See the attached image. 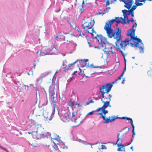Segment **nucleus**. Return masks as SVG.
<instances>
[{
	"label": "nucleus",
	"instance_id": "nucleus-19",
	"mask_svg": "<svg viewBox=\"0 0 152 152\" xmlns=\"http://www.w3.org/2000/svg\"><path fill=\"white\" fill-rule=\"evenodd\" d=\"M57 98V95L55 93H50V99L53 103H55Z\"/></svg>",
	"mask_w": 152,
	"mask_h": 152
},
{
	"label": "nucleus",
	"instance_id": "nucleus-26",
	"mask_svg": "<svg viewBox=\"0 0 152 152\" xmlns=\"http://www.w3.org/2000/svg\"><path fill=\"white\" fill-rule=\"evenodd\" d=\"M120 51L121 53L122 56L124 57V61H125V65H126V58H125V53L123 52V51L122 50H120Z\"/></svg>",
	"mask_w": 152,
	"mask_h": 152
},
{
	"label": "nucleus",
	"instance_id": "nucleus-23",
	"mask_svg": "<svg viewBox=\"0 0 152 152\" xmlns=\"http://www.w3.org/2000/svg\"><path fill=\"white\" fill-rule=\"evenodd\" d=\"M111 9V7H107L106 8H105L104 11V12H103L102 15H103L106 13H107L109 12V10Z\"/></svg>",
	"mask_w": 152,
	"mask_h": 152
},
{
	"label": "nucleus",
	"instance_id": "nucleus-60",
	"mask_svg": "<svg viewBox=\"0 0 152 152\" xmlns=\"http://www.w3.org/2000/svg\"><path fill=\"white\" fill-rule=\"evenodd\" d=\"M81 60L82 61H83V60H82V59H81Z\"/></svg>",
	"mask_w": 152,
	"mask_h": 152
},
{
	"label": "nucleus",
	"instance_id": "nucleus-37",
	"mask_svg": "<svg viewBox=\"0 0 152 152\" xmlns=\"http://www.w3.org/2000/svg\"><path fill=\"white\" fill-rule=\"evenodd\" d=\"M80 10L81 13H82L84 11L83 6V5H82L81 8L80 9Z\"/></svg>",
	"mask_w": 152,
	"mask_h": 152
},
{
	"label": "nucleus",
	"instance_id": "nucleus-14",
	"mask_svg": "<svg viewBox=\"0 0 152 152\" xmlns=\"http://www.w3.org/2000/svg\"><path fill=\"white\" fill-rule=\"evenodd\" d=\"M122 12L123 14V16L124 18H128V16L131 15L132 17L134 16V11H132L124 10H122Z\"/></svg>",
	"mask_w": 152,
	"mask_h": 152
},
{
	"label": "nucleus",
	"instance_id": "nucleus-16",
	"mask_svg": "<svg viewBox=\"0 0 152 152\" xmlns=\"http://www.w3.org/2000/svg\"><path fill=\"white\" fill-rule=\"evenodd\" d=\"M101 101H102V102L104 103L102 107L99 108L97 110V111L99 112L100 111L102 108L106 109L108 107H111V105H110V102H109V101H107L105 102L103 101L102 99H101Z\"/></svg>",
	"mask_w": 152,
	"mask_h": 152
},
{
	"label": "nucleus",
	"instance_id": "nucleus-11",
	"mask_svg": "<svg viewBox=\"0 0 152 152\" xmlns=\"http://www.w3.org/2000/svg\"><path fill=\"white\" fill-rule=\"evenodd\" d=\"M65 36H62L60 37V39H61L64 41H66V43L71 42L72 41V38L75 36L72 34L64 33V34Z\"/></svg>",
	"mask_w": 152,
	"mask_h": 152
},
{
	"label": "nucleus",
	"instance_id": "nucleus-51",
	"mask_svg": "<svg viewBox=\"0 0 152 152\" xmlns=\"http://www.w3.org/2000/svg\"><path fill=\"white\" fill-rule=\"evenodd\" d=\"M146 0H141V2H144L145 3V1Z\"/></svg>",
	"mask_w": 152,
	"mask_h": 152
},
{
	"label": "nucleus",
	"instance_id": "nucleus-33",
	"mask_svg": "<svg viewBox=\"0 0 152 152\" xmlns=\"http://www.w3.org/2000/svg\"><path fill=\"white\" fill-rule=\"evenodd\" d=\"M108 96H109V97H106V96H104V98H105L106 99L109 100L108 101H109V102H110V100H111V96L110 95H109Z\"/></svg>",
	"mask_w": 152,
	"mask_h": 152
},
{
	"label": "nucleus",
	"instance_id": "nucleus-47",
	"mask_svg": "<svg viewBox=\"0 0 152 152\" xmlns=\"http://www.w3.org/2000/svg\"><path fill=\"white\" fill-rule=\"evenodd\" d=\"M32 146H34V147L36 146V145H35V142H34V144H33V143H32Z\"/></svg>",
	"mask_w": 152,
	"mask_h": 152
},
{
	"label": "nucleus",
	"instance_id": "nucleus-10",
	"mask_svg": "<svg viewBox=\"0 0 152 152\" xmlns=\"http://www.w3.org/2000/svg\"><path fill=\"white\" fill-rule=\"evenodd\" d=\"M115 46L112 47L111 45L107 44L105 45V48L103 50L104 53L106 55L107 57H108L111 54L115 53Z\"/></svg>",
	"mask_w": 152,
	"mask_h": 152
},
{
	"label": "nucleus",
	"instance_id": "nucleus-28",
	"mask_svg": "<svg viewBox=\"0 0 152 152\" xmlns=\"http://www.w3.org/2000/svg\"><path fill=\"white\" fill-rule=\"evenodd\" d=\"M88 59H84L83 60V62L85 64L84 66H89L88 65Z\"/></svg>",
	"mask_w": 152,
	"mask_h": 152
},
{
	"label": "nucleus",
	"instance_id": "nucleus-22",
	"mask_svg": "<svg viewBox=\"0 0 152 152\" xmlns=\"http://www.w3.org/2000/svg\"><path fill=\"white\" fill-rule=\"evenodd\" d=\"M126 70V68L125 67L124 68V69L123 72L122 73V74L121 75V76L119 77H118V79L116 80L115 82H113V83L114 84V83H117V81H118L119 80H121V78L124 75V72Z\"/></svg>",
	"mask_w": 152,
	"mask_h": 152
},
{
	"label": "nucleus",
	"instance_id": "nucleus-40",
	"mask_svg": "<svg viewBox=\"0 0 152 152\" xmlns=\"http://www.w3.org/2000/svg\"><path fill=\"white\" fill-rule=\"evenodd\" d=\"M54 37L55 38V39L56 40H57L58 39H60V37H58L57 36H54Z\"/></svg>",
	"mask_w": 152,
	"mask_h": 152
},
{
	"label": "nucleus",
	"instance_id": "nucleus-54",
	"mask_svg": "<svg viewBox=\"0 0 152 152\" xmlns=\"http://www.w3.org/2000/svg\"><path fill=\"white\" fill-rule=\"evenodd\" d=\"M51 86H50V88H49V91L50 90V88H51Z\"/></svg>",
	"mask_w": 152,
	"mask_h": 152
},
{
	"label": "nucleus",
	"instance_id": "nucleus-18",
	"mask_svg": "<svg viewBox=\"0 0 152 152\" xmlns=\"http://www.w3.org/2000/svg\"><path fill=\"white\" fill-rule=\"evenodd\" d=\"M50 52L51 54L55 55L57 53V50L56 48L54 46H51L50 48Z\"/></svg>",
	"mask_w": 152,
	"mask_h": 152
},
{
	"label": "nucleus",
	"instance_id": "nucleus-32",
	"mask_svg": "<svg viewBox=\"0 0 152 152\" xmlns=\"http://www.w3.org/2000/svg\"><path fill=\"white\" fill-rule=\"evenodd\" d=\"M94 101H93L92 100H91L89 102H86V105H88L90 103H94Z\"/></svg>",
	"mask_w": 152,
	"mask_h": 152
},
{
	"label": "nucleus",
	"instance_id": "nucleus-8",
	"mask_svg": "<svg viewBox=\"0 0 152 152\" xmlns=\"http://www.w3.org/2000/svg\"><path fill=\"white\" fill-rule=\"evenodd\" d=\"M112 86V85L111 83H107L102 86L99 89V91L101 93L103 98L104 97L105 93L108 94L110 91Z\"/></svg>",
	"mask_w": 152,
	"mask_h": 152
},
{
	"label": "nucleus",
	"instance_id": "nucleus-34",
	"mask_svg": "<svg viewBox=\"0 0 152 152\" xmlns=\"http://www.w3.org/2000/svg\"><path fill=\"white\" fill-rule=\"evenodd\" d=\"M75 30H77L78 32H80L82 31L81 29H80L78 27H76L75 28Z\"/></svg>",
	"mask_w": 152,
	"mask_h": 152
},
{
	"label": "nucleus",
	"instance_id": "nucleus-59",
	"mask_svg": "<svg viewBox=\"0 0 152 152\" xmlns=\"http://www.w3.org/2000/svg\"><path fill=\"white\" fill-rule=\"evenodd\" d=\"M35 65H36L35 64H34V67H35Z\"/></svg>",
	"mask_w": 152,
	"mask_h": 152
},
{
	"label": "nucleus",
	"instance_id": "nucleus-17",
	"mask_svg": "<svg viewBox=\"0 0 152 152\" xmlns=\"http://www.w3.org/2000/svg\"><path fill=\"white\" fill-rule=\"evenodd\" d=\"M77 62V61H76L75 62L71 63L70 64H68V65H66L65 63H64L63 64V66H64L63 67V69L64 70H66L68 69L73 64H75Z\"/></svg>",
	"mask_w": 152,
	"mask_h": 152
},
{
	"label": "nucleus",
	"instance_id": "nucleus-56",
	"mask_svg": "<svg viewBox=\"0 0 152 152\" xmlns=\"http://www.w3.org/2000/svg\"><path fill=\"white\" fill-rule=\"evenodd\" d=\"M132 58L133 59H134L135 58V57H132Z\"/></svg>",
	"mask_w": 152,
	"mask_h": 152
},
{
	"label": "nucleus",
	"instance_id": "nucleus-15",
	"mask_svg": "<svg viewBox=\"0 0 152 152\" xmlns=\"http://www.w3.org/2000/svg\"><path fill=\"white\" fill-rule=\"evenodd\" d=\"M53 145L52 144L51 145H46L50 147L49 148L52 152H57L59 151L58 146L55 143H53Z\"/></svg>",
	"mask_w": 152,
	"mask_h": 152
},
{
	"label": "nucleus",
	"instance_id": "nucleus-45",
	"mask_svg": "<svg viewBox=\"0 0 152 152\" xmlns=\"http://www.w3.org/2000/svg\"><path fill=\"white\" fill-rule=\"evenodd\" d=\"M85 5V4H84V0H83V2H82V5H83V6H84Z\"/></svg>",
	"mask_w": 152,
	"mask_h": 152
},
{
	"label": "nucleus",
	"instance_id": "nucleus-36",
	"mask_svg": "<svg viewBox=\"0 0 152 152\" xmlns=\"http://www.w3.org/2000/svg\"><path fill=\"white\" fill-rule=\"evenodd\" d=\"M132 127L133 128V129L132 130V132H133L132 137H134V136L135 135V134L134 132V127Z\"/></svg>",
	"mask_w": 152,
	"mask_h": 152
},
{
	"label": "nucleus",
	"instance_id": "nucleus-2",
	"mask_svg": "<svg viewBox=\"0 0 152 152\" xmlns=\"http://www.w3.org/2000/svg\"><path fill=\"white\" fill-rule=\"evenodd\" d=\"M126 18H123L122 17H116L115 19L111 20L109 21V23H106L104 27V29L106 31L108 37L110 38H113L118 42L121 38V30L119 28H117L115 31L113 33V29L111 28V25L114 22H116L117 23L120 22L123 24L126 23Z\"/></svg>",
	"mask_w": 152,
	"mask_h": 152
},
{
	"label": "nucleus",
	"instance_id": "nucleus-55",
	"mask_svg": "<svg viewBox=\"0 0 152 152\" xmlns=\"http://www.w3.org/2000/svg\"><path fill=\"white\" fill-rule=\"evenodd\" d=\"M0 148H1V149H3V148H3L2 147H1H1H0Z\"/></svg>",
	"mask_w": 152,
	"mask_h": 152
},
{
	"label": "nucleus",
	"instance_id": "nucleus-57",
	"mask_svg": "<svg viewBox=\"0 0 152 152\" xmlns=\"http://www.w3.org/2000/svg\"><path fill=\"white\" fill-rule=\"evenodd\" d=\"M130 143H128V144H127V145H130Z\"/></svg>",
	"mask_w": 152,
	"mask_h": 152
},
{
	"label": "nucleus",
	"instance_id": "nucleus-6",
	"mask_svg": "<svg viewBox=\"0 0 152 152\" xmlns=\"http://www.w3.org/2000/svg\"><path fill=\"white\" fill-rule=\"evenodd\" d=\"M106 108H102L101 110L102 112L103 113L104 115H103L102 113H100V118H102L105 121L103 122L104 123H109L114 121L118 117H116L115 116L112 115L111 116H109L108 118L106 117L105 115L108 113L107 110H105Z\"/></svg>",
	"mask_w": 152,
	"mask_h": 152
},
{
	"label": "nucleus",
	"instance_id": "nucleus-7",
	"mask_svg": "<svg viewBox=\"0 0 152 152\" xmlns=\"http://www.w3.org/2000/svg\"><path fill=\"white\" fill-rule=\"evenodd\" d=\"M129 129L130 128L129 127H125L119 131L120 132H121L124 130L127 129V130L126 132L124 133H123L121 135L120 133H118V139L116 143V144L117 145L118 147H120V146H121V147H124V145L121 144L122 141V139L124 135L127 134L129 131Z\"/></svg>",
	"mask_w": 152,
	"mask_h": 152
},
{
	"label": "nucleus",
	"instance_id": "nucleus-42",
	"mask_svg": "<svg viewBox=\"0 0 152 152\" xmlns=\"http://www.w3.org/2000/svg\"><path fill=\"white\" fill-rule=\"evenodd\" d=\"M126 117H121H121H119L118 118H119L122 119H126Z\"/></svg>",
	"mask_w": 152,
	"mask_h": 152
},
{
	"label": "nucleus",
	"instance_id": "nucleus-20",
	"mask_svg": "<svg viewBox=\"0 0 152 152\" xmlns=\"http://www.w3.org/2000/svg\"><path fill=\"white\" fill-rule=\"evenodd\" d=\"M59 146L60 149H67V146H66L65 144L63 142H60L59 143L57 144Z\"/></svg>",
	"mask_w": 152,
	"mask_h": 152
},
{
	"label": "nucleus",
	"instance_id": "nucleus-29",
	"mask_svg": "<svg viewBox=\"0 0 152 152\" xmlns=\"http://www.w3.org/2000/svg\"><path fill=\"white\" fill-rule=\"evenodd\" d=\"M126 119L127 120H130V123L132 127H134V125L133 124V121L132 118H128V117H126Z\"/></svg>",
	"mask_w": 152,
	"mask_h": 152
},
{
	"label": "nucleus",
	"instance_id": "nucleus-53",
	"mask_svg": "<svg viewBox=\"0 0 152 152\" xmlns=\"http://www.w3.org/2000/svg\"><path fill=\"white\" fill-rule=\"evenodd\" d=\"M31 85H32L34 88H35V87L34 86L33 84H31Z\"/></svg>",
	"mask_w": 152,
	"mask_h": 152
},
{
	"label": "nucleus",
	"instance_id": "nucleus-13",
	"mask_svg": "<svg viewBox=\"0 0 152 152\" xmlns=\"http://www.w3.org/2000/svg\"><path fill=\"white\" fill-rule=\"evenodd\" d=\"M96 36H97L96 38L98 40L99 45H101L102 47H103V44L105 45H107L106 44L107 43V42L106 38L102 35L97 36V35Z\"/></svg>",
	"mask_w": 152,
	"mask_h": 152
},
{
	"label": "nucleus",
	"instance_id": "nucleus-46",
	"mask_svg": "<svg viewBox=\"0 0 152 152\" xmlns=\"http://www.w3.org/2000/svg\"><path fill=\"white\" fill-rule=\"evenodd\" d=\"M121 147H119L118 149V151H121Z\"/></svg>",
	"mask_w": 152,
	"mask_h": 152
},
{
	"label": "nucleus",
	"instance_id": "nucleus-27",
	"mask_svg": "<svg viewBox=\"0 0 152 152\" xmlns=\"http://www.w3.org/2000/svg\"><path fill=\"white\" fill-rule=\"evenodd\" d=\"M79 36H81L83 38H87V36L84 34L82 31L80 32V34H79Z\"/></svg>",
	"mask_w": 152,
	"mask_h": 152
},
{
	"label": "nucleus",
	"instance_id": "nucleus-31",
	"mask_svg": "<svg viewBox=\"0 0 152 152\" xmlns=\"http://www.w3.org/2000/svg\"><path fill=\"white\" fill-rule=\"evenodd\" d=\"M135 4L137 6H142L143 5V4L141 2L139 1H137L136 3Z\"/></svg>",
	"mask_w": 152,
	"mask_h": 152
},
{
	"label": "nucleus",
	"instance_id": "nucleus-24",
	"mask_svg": "<svg viewBox=\"0 0 152 152\" xmlns=\"http://www.w3.org/2000/svg\"><path fill=\"white\" fill-rule=\"evenodd\" d=\"M126 19V20H127V21H126V23H129V22L130 21H131V22H133L134 21L135 22V23H136V20H134L133 18H132L131 19H129V18H126L125 19V20ZM136 23H137L136 22ZM135 24V23L134 24Z\"/></svg>",
	"mask_w": 152,
	"mask_h": 152
},
{
	"label": "nucleus",
	"instance_id": "nucleus-25",
	"mask_svg": "<svg viewBox=\"0 0 152 152\" xmlns=\"http://www.w3.org/2000/svg\"><path fill=\"white\" fill-rule=\"evenodd\" d=\"M71 102H74V104L75 105V107H76V105H78V107H82V105H80V103H79V104L76 103V104H75V102L74 101H72V100H71L70 101V102H69L68 103V107H69V103Z\"/></svg>",
	"mask_w": 152,
	"mask_h": 152
},
{
	"label": "nucleus",
	"instance_id": "nucleus-39",
	"mask_svg": "<svg viewBox=\"0 0 152 152\" xmlns=\"http://www.w3.org/2000/svg\"><path fill=\"white\" fill-rule=\"evenodd\" d=\"M101 148L102 149H106V147L105 145H102V148Z\"/></svg>",
	"mask_w": 152,
	"mask_h": 152
},
{
	"label": "nucleus",
	"instance_id": "nucleus-38",
	"mask_svg": "<svg viewBox=\"0 0 152 152\" xmlns=\"http://www.w3.org/2000/svg\"><path fill=\"white\" fill-rule=\"evenodd\" d=\"M42 53V52H41V51L40 52L39 51H37V54H39V56H41V53Z\"/></svg>",
	"mask_w": 152,
	"mask_h": 152
},
{
	"label": "nucleus",
	"instance_id": "nucleus-48",
	"mask_svg": "<svg viewBox=\"0 0 152 152\" xmlns=\"http://www.w3.org/2000/svg\"><path fill=\"white\" fill-rule=\"evenodd\" d=\"M3 149L5 151H6L7 152H8V151L5 148H3Z\"/></svg>",
	"mask_w": 152,
	"mask_h": 152
},
{
	"label": "nucleus",
	"instance_id": "nucleus-5",
	"mask_svg": "<svg viewBox=\"0 0 152 152\" xmlns=\"http://www.w3.org/2000/svg\"><path fill=\"white\" fill-rule=\"evenodd\" d=\"M34 129H37L36 131L32 132H28L29 134H31L32 135L33 137L35 139H38L41 137L43 135L41 131L43 129L42 127L39 125L35 126L34 127Z\"/></svg>",
	"mask_w": 152,
	"mask_h": 152
},
{
	"label": "nucleus",
	"instance_id": "nucleus-1",
	"mask_svg": "<svg viewBox=\"0 0 152 152\" xmlns=\"http://www.w3.org/2000/svg\"><path fill=\"white\" fill-rule=\"evenodd\" d=\"M137 26V24L135 23V24H133L132 26V28L129 29L127 33V35L130 37V39L126 38L124 41H123L122 40V37H121V39L118 42L116 40L115 42L116 46L117 47L118 49H122L124 50H125V48L127 45L130 41H132L133 42L131 43V45H134L135 47H137L140 53H143L144 51V47L143 44L142 42L141 39L137 37V36L135 37V28Z\"/></svg>",
	"mask_w": 152,
	"mask_h": 152
},
{
	"label": "nucleus",
	"instance_id": "nucleus-52",
	"mask_svg": "<svg viewBox=\"0 0 152 152\" xmlns=\"http://www.w3.org/2000/svg\"><path fill=\"white\" fill-rule=\"evenodd\" d=\"M125 80L124 79V80H123V81H122V83H122V84H123V83H124V81H125Z\"/></svg>",
	"mask_w": 152,
	"mask_h": 152
},
{
	"label": "nucleus",
	"instance_id": "nucleus-44",
	"mask_svg": "<svg viewBox=\"0 0 152 152\" xmlns=\"http://www.w3.org/2000/svg\"><path fill=\"white\" fill-rule=\"evenodd\" d=\"M136 0V1H135V3H136L137 2V1H139V2H141V0Z\"/></svg>",
	"mask_w": 152,
	"mask_h": 152
},
{
	"label": "nucleus",
	"instance_id": "nucleus-41",
	"mask_svg": "<svg viewBox=\"0 0 152 152\" xmlns=\"http://www.w3.org/2000/svg\"><path fill=\"white\" fill-rule=\"evenodd\" d=\"M94 112V111L91 112H89L88 113V115H92L93 113Z\"/></svg>",
	"mask_w": 152,
	"mask_h": 152
},
{
	"label": "nucleus",
	"instance_id": "nucleus-30",
	"mask_svg": "<svg viewBox=\"0 0 152 152\" xmlns=\"http://www.w3.org/2000/svg\"><path fill=\"white\" fill-rule=\"evenodd\" d=\"M71 27L73 28H75L76 27L75 23L74 22H71L70 23Z\"/></svg>",
	"mask_w": 152,
	"mask_h": 152
},
{
	"label": "nucleus",
	"instance_id": "nucleus-21",
	"mask_svg": "<svg viewBox=\"0 0 152 152\" xmlns=\"http://www.w3.org/2000/svg\"><path fill=\"white\" fill-rule=\"evenodd\" d=\"M116 0H107L106 2V6H107L113 3Z\"/></svg>",
	"mask_w": 152,
	"mask_h": 152
},
{
	"label": "nucleus",
	"instance_id": "nucleus-4",
	"mask_svg": "<svg viewBox=\"0 0 152 152\" xmlns=\"http://www.w3.org/2000/svg\"><path fill=\"white\" fill-rule=\"evenodd\" d=\"M95 22L94 20L90 19L85 22L83 24V27L86 32L91 34L94 37H96L97 34L94 30Z\"/></svg>",
	"mask_w": 152,
	"mask_h": 152
},
{
	"label": "nucleus",
	"instance_id": "nucleus-35",
	"mask_svg": "<svg viewBox=\"0 0 152 152\" xmlns=\"http://www.w3.org/2000/svg\"><path fill=\"white\" fill-rule=\"evenodd\" d=\"M92 74V73H91L90 74H88L86 73V75L85 74V75L86 77H90L91 76V75Z\"/></svg>",
	"mask_w": 152,
	"mask_h": 152
},
{
	"label": "nucleus",
	"instance_id": "nucleus-3",
	"mask_svg": "<svg viewBox=\"0 0 152 152\" xmlns=\"http://www.w3.org/2000/svg\"><path fill=\"white\" fill-rule=\"evenodd\" d=\"M69 107H67V109L69 111L66 115L63 116L62 119L63 121L66 122L71 120L72 122L79 124L80 122V120H79L76 117L77 115V109L75 107V105L74 104V102H71L69 104Z\"/></svg>",
	"mask_w": 152,
	"mask_h": 152
},
{
	"label": "nucleus",
	"instance_id": "nucleus-61",
	"mask_svg": "<svg viewBox=\"0 0 152 152\" xmlns=\"http://www.w3.org/2000/svg\"><path fill=\"white\" fill-rule=\"evenodd\" d=\"M97 1V0H96V1Z\"/></svg>",
	"mask_w": 152,
	"mask_h": 152
},
{
	"label": "nucleus",
	"instance_id": "nucleus-58",
	"mask_svg": "<svg viewBox=\"0 0 152 152\" xmlns=\"http://www.w3.org/2000/svg\"><path fill=\"white\" fill-rule=\"evenodd\" d=\"M101 14V13L100 12H99V15H100Z\"/></svg>",
	"mask_w": 152,
	"mask_h": 152
},
{
	"label": "nucleus",
	"instance_id": "nucleus-43",
	"mask_svg": "<svg viewBox=\"0 0 152 152\" xmlns=\"http://www.w3.org/2000/svg\"><path fill=\"white\" fill-rule=\"evenodd\" d=\"M85 2H86V4H88V3H91L90 2V1H87V0H86V1H85Z\"/></svg>",
	"mask_w": 152,
	"mask_h": 152
},
{
	"label": "nucleus",
	"instance_id": "nucleus-9",
	"mask_svg": "<svg viewBox=\"0 0 152 152\" xmlns=\"http://www.w3.org/2000/svg\"><path fill=\"white\" fill-rule=\"evenodd\" d=\"M120 1H122L125 4L124 7L128 9V10L134 11L137 8V6L133 5L132 7L133 4V0H119Z\"/></svg>",
	"mask_w": 152,
	"mask_h": 152
},
{
	"label": "nucleus",
	"instance_id": "nucleus-12",
	"mask_svg": "<svg viewBox=\"0 0 152 152\" xmlns=\"http://www.w3.org/2000/svg\"><path fill=\"white\" fill-rule=\"evenodd\" d=\"M53 103L54 108L52 110L51 114H48V113L47 115H46V112H45L43 113V115L44 117L48 121L51 120L54 117V115L55 113V109L56 107V105L55 103Z\"/></svg>",
	"mask_w": 152,
	"mask_h": 152
},
{
	"label": "nucleus",
	"instance_id": "nucleus-49",
	"mask_svg": "<svg viewBox=\"0 0 152 152\" xmlns=\"http://www.w3.org/2000/svg\"><path fill=\"white\" fill-rule=\"evenodd\" d=\"M77 71H75L73 73V74H74L77 73Z\"/></svg>",
	"mask_w": 152,
	"mask_h": 152
},
{
	"label": "nucleus",
	"instance_id": "nucleus-50",
	"mask_svg": "<svg viewBox=\"0 0 152 152\" xmlns=\"http://www.w3.org/2000/svg\"><path fill=\"white\" fill-rule=\"evenodd\" d=\"M130 148H131V150H132V151H133V146H132Z\"/></svg>",
	"mask_w": 152,
	"mask_h": 152
}]
</instances>
